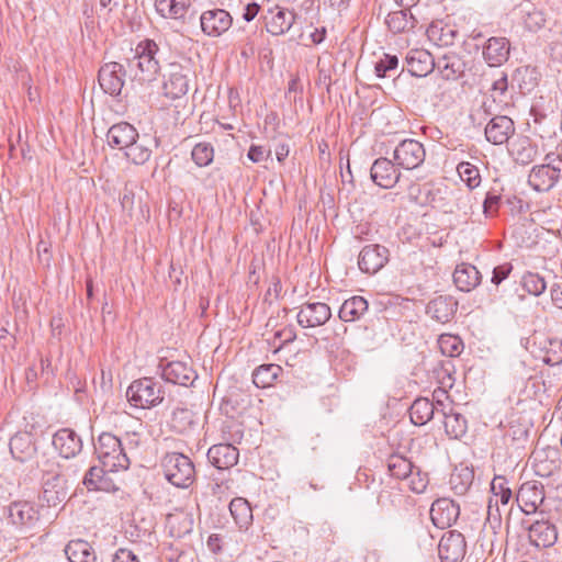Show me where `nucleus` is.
Instances as JSON below:
<instances>
[{"mask_svg":"<svg viewBox=\"0 0 562 562\" xmlns=\"http://www.w3.org/2000/svg\"><path fill=\"white\" fill-rule=\"evenodd\" d=\"M158 50V45L153 40H144L137 44L135 55L128 61V68L134 80L146 83L156 79L160 69L156 58Z\"/></svg>","mask_w":562,"mask_h":562,"instance_id":"obj_1","label":"nucleus"},{"mask_svg":"<svg viewBox=\"0 0 562 562\" xmlns=\"http://www.w3.org/2000/svg\"><path fill=\"white\" fill-rule=\"evenodd\" d=\"M94 451L99 461L110 472L126 470L130 467V458L122 440L110 432H102L99 436Z\"/></svg>","mask_w":562,"mask_h":562,"instance_id":"obj_2","label":"nucleus"},{"mask_svg":"<svg viewBox=\"0 0 562 562\" xmlns=\"http://www.w3.org/2000/svg\"><path fill=\"white\" fill-rule=\"evenodd\" d=\"M166 480L176 487L187 488L195 479V468L191 459L180 452H169L161 461Z\"/></svg>","mask_w":562,"mask_h":562,"instance_id":"obj_3","label":"nucleus"},{"mask_svg":"<svg viewBox=\"0 0 562 562\" xmlns=\"http://www.w3.org/2000/svg\"><path fill=\"white\" fill-rule=\"evenodd\" d=\"M126 397L136 408L157 406L164 400L162 385L151 378H143L127 387Z\"/></svg>","mask_w":562,"mask_h":562,"instance_id":"obj_4","label":"nucleus"},{"mask_svg":"<svg viewBox=\"0 0 562 562\" xmlns=\"http://www.w3.org/2000/svg\"><path fill=\"white\" fill-rule=\"evenodd\" d=\"M562 173V158L548 154L546 164L535 166L529 176V186L538 192L551 190L559 181Z\"/></svg>","mask_w":562,"mask_h":562,"instance_id":"obj_5","label":"nucleus"},{"mask_svg":"<svg viewBox=\"0 0 562 562\" xmlns=\"http://www.w3.org/2000/svg\"><path fill=\"white\" fill-rule=\"evenodd\" d=\"M426 158L424 145L412 138L402 140L393 151V159L397 167L414 170L423 165Z\"/></svg>","mask_w":562,"mask_h":562,"instance_id":"obj_6","label":"nucleus"},{"mask_svg":"<svg viewBox=\"0 0 562 562\" xmlns=\"http://www.w3.org/2000/svg\"><path fill=\"white\" fill-rule=\"evenodd\" d=\"M467 552L464 536L457 531L446 532L438 544V554L442 562H460Z\"/></svg>","mask_w":562,"mask_h":562,"instance_id":"obj_7","label":"nucleus"},{"mask_svg":"<svg viewBox=\"0 0 562 562\" xmlns=\"http://www.w3.org/2000/svg\"><path fill=\"white\" fill-rule=\"evenodd\" d=\"M190 69L178 64H171L162 90L165 97L176 100L189 91Z\"/></svg>","mask_w":562,"mask_h":562,"instance_id":"obj_8","label":"nucleus"},{"mask_svg":"<svg viewBox=\"0 0 562 562\" xmlns=\"http://www.w3.org/2000/svg\"><path fill=\"white\" fill-rule=\"evenodd\" d=\"M516 501L526 515L536 513L544 501L543 484L538 481L522 483L516 495Z\"/></svg>","mask_w":562,"mask_h":562,"instance_id":"obj_9","label":"nucleus"},{"mask_svg":"<svg viewBox=\"0 0 562 562\" xmlns=\"http://www.w3.org/2000/svg\"><path fill=\"white\" fill-rule=\"evenodd\" d=\"M125 70L123 65L111 61L99 70L98 81L101 89L110 95H119L124 86Z\"/></svg>","mask_w":562,"mask_h":562,"instance_id":"obj_10","label":"nucleus"},{"mask_svg":"<svg viewBox=\"0 0 562 562\" xmlns=\"http://www.w3.org/2000/svg\"><path fill=\"white\" fill-rule=\"evenodd\" d=\"M459 515V505L447 497L438 498L430 507L431 521L440 529L451 527L457 521Z\"/></svg>","mask_w":562,"mask_h":562,"instance_id":"obj_11","label":"nucleus"},{"mask_svg":"<svg viewBox=\"0 0 562 562\" xmlns=\"http://www.w3.org/2000/svg\"><path fill=\"white\" fill-rule=\"evenodd\" d=\"M389 261V249L382 245H368L359 255V268L367 273H375Z\"/></svg>","mask_w":562,"mask_h":562,"instance_id":"obj_12","label":"nucleus"},{"mask_svg":"<svg viewBox=\"0 0 562 562\" xmlns=\"http://www.w3.org/2000/svg\"><path fill=\"white\" fill-rule=\"evenodd\" d=\"M331 316L330 308L322 302L305 303L297 313V323L303 328H313L324 325Z\"/></svg>","mask_w":562,"mask_h":562,"instance_id":"obj_13","label":"nucleus"},{"mask_svg":"<svg viewBox=\"0 0 562 562\" xmlns=\"http://www.w3.org/2000/svg\"><path fill=\"white\" fill-rule=\"evenodd\" d=\"M395 161L387 158H378L370 170L371 179L375 184L384 189L393 188L400 180L401 173L396 169Z\"/></svg>","mask_w":562,"mask_h":562,"instance_id":"obj_14","label":"nucleus"},{"mask_svg":"<svg viewBox=\"0 0 562 562\" xmlns=\"http://www.w3.org/2000/svg\"><path fill=\"white\" fill-rule=\"evenodd\" d=\"M200 22L206 35L220 36L231 27L233 19L227 11L214 9L203 12Z\"/></svg>","mask_w":562,"mask_h":562,"instance_id":"obj_15","label":"nucleus"},{"mask_svg":"<svg viewBox=\"0 0 562 562\" xmlns=\"http://www.w3.org/2000/svg\"><path fill=\"white\" fill-rule=\"evenodd\" d=\"M514 133V121L507 115H496L485 126V137L494 145L506 144Z\"/></svg>","mask_w":562,"mask_h":562,"instance_id":"obj_16","label":"nucleus"},{"mask_svg":"<svg viewBox=\"0 0 562 562\" xmlns=\"http://www.w3.org/2000/svg\"><path fill=\"white\" fill-rule=\"evenodd\" d=\"M161 375L170 383L179 385H190L196 379V373L186 361H170L161 364Z\"/></svg>","mask_w":562,"mask_h":562,"instance_id":"obj_17","label":"nucleus"},{"mask_svg":"<svg viewBox=\"0 0 562 562\" xmlns=\"http://www.w3.org/2000/svg\"><path fill=\"white\" fill-rule=\"evenodd\" d=\"M439 415L443 418L445 430L450 438L458 439L467 432V419L456 411L452 402L441 403Z\"/></svg>","mask_w":562,"mask_h":562,"instance_id":"obj_18","label":"nucleus"},{"mask_svg":"<svg viewBox=\"0 0 562 562\" xmlns=\"http://www.w3.org/2000/svg\"><path fill=\"white\" fill-rule=\"evenodd\" d=\"M53 446L66 459L78 454L82 449L81 438L69 428H63L53 436Z\"/></svg>","mask_w":562,"mask_h":562,"instance_id":"obj_19","label":"nucleus"},{"mask_svg":"<svg viewBox=\"0 0 562 562\" xmlns=\"http://www.w3.org/2000/svg\"><path fill=\"white\" fill-rule=\"evenodd\" d=\"M458 308V301L451 295H440L431 300L426 307L427 314L437 322L445 324L452 319Z\"/></svg>","mask_w":562,"mask_h":562,"instance_id":"obj_20","label":"nucleus"},{"mask_svg":"<svg viewBox=\"0 0 562 562\" xmlns=\"http://www.w3.org/2000/svg\"><path fill=\"white\" fill-rule=\"evenodd\" d=\"M239 452L229 443L212 446L207 451V459L216 469L227 470L237 464Z\"/></svg>","mask_w":562,"mask_h":562,"instance_id":"obj_21","label":"nucleus"},{"mask_svg":"<svg viewBox=\"0 0 562 562\" xmlns=\"http://www.w3.org/2000/svg\"><path fill=\"white\" fill-rule=\"evenodd\" d=\"M406 64L408 71L415 77L427 76L436 66L432 55L422 48L411 49L406 55Z\"/></svg>","mask_w":562,"mask_h":562,"instance_id":"obj_22","label":"nucleus"},{"mask_svg":"<svg viewBox=\"0 0 562 562\" xmlns=\"http://www.w3.org/2000/svg\"><path fill=\"white\" fill-rule=\"evenodd\" d=\"M138 138L136 128L127 122L112 125L106 133L109 146L117 149H126L132 142Z\"/></svg>","mask_w":562,"mask_h":562,"instance_id":"obj_23","label":"nucleus"},{"mask_svg":"<svg viewBox=\"0 0 562 562\" xmlns=\"http://www.w3.org/2000/svg\"><path fill=\"white\" fill-rule=\"evenodd\" d=\"M509 41L506 37H491L483 47V57L491 67H498L509 56Z\"/></svg>","mask_w":562,"mask_h":562,"instance_id":"obj_24","label":"nucleus"},{"mask_svg":"<svg viewBox=\"0 0 562 562\" xmlns=\"http://www.w3.org/2000/svg\"><path fill=\"white\" fill-rule=\"evenodd\" d=\"M530 542L537 548H548L558 540V531L554 525L547 520H537L528 528Z\"/></svg>","mask_w":562,"mask_h":562,"instance_id":"obj_25","label":"nucleus"},{"mask_svg":"<svg viewBox=\"0 0 562 562\" xmlns=\"http://www.w3.org/2000/svg\"><path fill=\"white\" fill-rule=\"evenodd\" d=\"M37 448L30 432H18L10 440V452L15 460L27 462L34 458Z\"/></svg>","mask_w":562,"mask_h":562,"instance_id":"obj_26","label":"nucleus"},{"mask_svg":"<svg viewBox=\"0 0 562 562\" xmlns=\"http://www.w3.org/2000/svg\"><path fill=\"white\" fill-rule=\"evenodd\" d=\"M157 139L149 136L143 135L138 136L137 139L132 142V144L125 149V156L135 165H143L149 160L153 147H157Z\"/></svg>","mask_w":562,"mask_h":562,"instance_id":"obj_27","label":"nucleus"},{"mask_svg":"<svg viewBox=\"0 0 562 562\" xmlns=\"http://www.w3.org/2000/svg\"><path fill=\"white\" fill-rule=\"evenodd\" d=\"M193 516L182 509H176L173 513L167 515L166 528L173 538H182L191 533L193 529Z\"/></svg>","mask_w":562,"mask_h":562,"instance_id":"obj_28","label":"nucleus"},{"mask_svg":"<svg viewBox=\"0 0 562 562\" xmlns=\"http://www.w3.org/2000/svg\"><path fill=\"white\" fill-rule=\"evenodd\" d=\"M4 513L9 522L15 526H27L37 520V512L27 502H13Z\"/></svg>","mask_w":562,"mask_h":562,"instance_id":"obj_29","label":"nucleus"},{"mask_svg":"<svg viewBox=\"0 0 562 562\" xmlns=\"http://www.w3.org/2000/svg\"><path fill=\"white\" fill-rule=\"evenodd\" d=\"M270 13L272 16L267 22V31L273 36L286 33L295 22L296 14L291 10L276 7Z\"/></svg>","mask_w":562,"mask_h":562,"instance_id":"obj_30","label":"nucleus"},{"mask_svg":"<svg viewBox=\"0 0 562 562\" xmlns=\"http://www.w3.org/2000/svg\"><path fill=\"white\" fill-rule=\"evenodd\" d=\"M453 282L460 291L470 292L481 283V274L474 266L461 263L454 269Z\"/></svg>","mask_w":562,"mask_h":562,"instance_id":"obj_31","label":"nucleus"},{"mask_svg":"<svg viewBox=\"0 0 562 562\" xmlns=\"http://www.w3.org/2000/svg\"><path fill=\"white\" fill-rule=\"evenodd\" d=\"M439 413L440 408L426 397L415 400L409 408L411 420L417 426L427 424L435 415H439Z\"/></svg>","mask_w":562,"mask_h":562,"instance_id":"obj_32","label":"nucleus"},{"mask_svg":"<svg viewBox=\"0 0 562 562\" xmlns=\"http://www.w3.org/2000/svg\"><path fill=\"white\" fill-rule=\"evenodd\" d=\"M435 67L445 79L453 80L464 72L465 64L458 54L449 52L438 58Z\"/></svg>","mask_w":562,"mask_h":562,"instance_id":"obj_33","label":"nucleus"},{"mask_svg":"<svg viewBox=\"0 0 562 562\" xmlns=\"http://www.w3.org/2000/svg\"><path fill=\"white\" fill-rule=\"evenodd\" d=\"M69 562H95L97 555L90 543L82 539L70 540L65 547Z\"/></svg>","mask_w":562,"mask_h":562,"instance_id":"obj_34","label":"nucleus"},{"mask_svg":"<svg viewBox=\"0 0 562 562\" xmlns=\"http://www.w3.org/2000/svg\"><path fill=\"white\" fill-rule=\"evenodd\" d=\"M510 155L514 160L520 165H529L538 156L537 146L530 140V138L522 136L517 138L510 149Z\"/></svg>","mask_w":562,"mask_h":562,"instance_id":"obj_35","label":"nucleus"},{"mask_svg":"<svg viewBox=\"0 0 562 562\" xmlns=\"http://www.w3.org/2000/svg\"><path fill=\"white\" fill-rule=\"evenodd\" d=\"M368 301L359 295L346 300L339 310V318L342 322H355L359 319L367 311Z\"/></svg>","mask_w":562,"mask_h":562,"instance_id":"obj_36","label":"nucleus"},{"mask_svg":"<svg viewBox=\"0 0 562 562\" xmlns=\"http://www.w3.org/2000/svg\"><path fill=\"white\" fill-rule=\"evenodd\" d=\"M67 497V492L64 487V479L59 474H55L52 481L47 479L44 482L43 499L48 503L49 506H57Z\"/></svg>","mask_w":562,"mask_h":562,"instance_id":"obj_37","label":"nucleus"},{"mask_svg":"<svg viewBox=\"0 0 562 562\" xmlns=\"http://www.w3.org/2000/svg\"><path fill=\"white\" fill-rule=\"evenodd\" d=\"M385 23L393 33L406 32L415 26L416 20L407 9L390 12Z\"/></svg>","mask_w":562,"mask_h":562,"instance_id":"obj_38","label":"nucleus"},{"mask_svg":"<svg viewBox=\"0 0 562 562\" xmlns=\"http://www.w3.org/2000/svg\"><path fill=\"white\" fill-rule=\"evenodd\" d=\"M190 0H155L156 11L168 19H181L184 16Z\"/></svg>","mask_w":562,"mask_h":562,"instance_id":"obj_39","label":"nucleus"},{"mask_svg":"<svg viewBox=\"0 0 562 562\" xmlns=\"http://www.w3.org/2000/svg\"><path fill=\"white\" fill-rule=\"evenodd\" d=\"M279 364L268 363L258 367L252 373V382L257 387H269L277 378L282 373Z\"/></svg>","mask_w":562,"mask_h":562,"instance_id":"obj_40","label":"nucleus"},{"mask_svg":"<svg viewBox=\"0 0 562 562\" xmlns=\"http://www.w3.org/2000/svg\"><path fill=\"white\" fill-rule=\"evenodd\" d=\"M229 512L239 528H247L252 521V510L245 498L236 497L232 499Z\"/></svg>","mask_w":562,"mask_h":562,"instance_id":"obj_41","label":"nucleus"},{"mask_svg":"<svg viewBox=\"0 0 562 562\" xmlns=\"http://www.w3.org/2000/svg\"><path fill=\"white\" fill-rule=\"evenodd\" d=\"M414 468L413 463L403 456L393 454L387 460L389 472L396 479H408L413 475Z\"/></svg>","mask_w":562,"mask_h":562,"instance_id":"obj_42","label":"nucleus"},{"mask_svg":"<svg viewBox=\"0 0 562 562\" xmlns=\"http://www.w3.org/2000/svg\"><path fill=\"white\" fill-rule=\"evenodd\" d=\"M439 190L435 191L431 183H424L422 186H411L408 190L409 198L419 205H429L436 201V195Z\"/></svg>","mask_w":562,"mask_h":562,"instance_id":"obj_43","label":"nucleus"},{"mask_svg":"<svg viewBox=\"0 0 562 562\" xmlns=\"http://www.w3.org/2000/svg\"><path fill=\"white\" fill-rule=\"evenodd\" d=\"M473 479V471L462 468L451 474L450 484L456 494L463 495L472 485Z\"/></svg>","mask_w":562,"mask_h":562,"instance_id":"obj_44","label":"nucleus"},{"mask_svg":"<svg viewBox=\"0 0 562 562\" xmlns=\"http://www.w3.org/2000/svg\"><path fill=\"white\" fill-rule=\"evenodd\" d=\"M458 175L470 190L477 188L481 183L480 170L476 166L462 161L457 166Z\"/></svg>","mask_w":562,"mask_h":562,"instance_id":"obj_45","label":"nucleus"},{"mask_svg":"<svg viewBox=\"0 0 562 562\" xmlns=\"http://www.w3.org/2000/svg\"><path fill=\"white\" fill-rule=\"evenodd\" d=\"M521 285L529 294L535 296L541 295L547 289L544 279L535 272H526L522 276Z\"/></svg>","mask_w":562,"mask_h":562,"instance_id":"obj_46","label":"nucleus"},{"mask_svg":"<svg viewBox=\"0 0 562 562\" xmlns=\"http://www.w3.org/2000/svg\"><path fill=\"white\" fill-rule=\"evenodd\" d=\"M456 31L447 27L446 30L438 25H430L427 30V36L430 41H434L439 46H448L453 44Z\"/></svg>","mask_w":562,"mask_h":562,"instance_id":"obj_47","label":"nucleus"},{"mask_svg":"<svg viewBox=\"0 0 562 562\" xmlns=\"http://www.w3.org/2000/svg\"><path fill=\"white\" fill-rule=\"evenodd\" d=\"M438 345L441 352L448 357H456L460 355L463 349V344L458 336L445 334L438 339Z\"/></svg>","mask_w":562,"mask_h":562,"instance_id":"obj_48","label":"nucleus"},{"mask_svg":"<svg viewBox=\"0 0 562 562\" xmlns=\"http://www.w3.org/2000/svg\"><path fill=\"white\" fill-rule=\"evenodd\" d=\"M191 156L199 167H204L212 162L214 150L210 144L199 143L193 147Z\"/></svg>","mask_w":562,"mask_h":562,"instance_id":"obj_49","label":"nucleus"},{"mask_svg":"<svg viewBox=\"0 0 562 562\" xmlns=\"http://www.w3.org/2000/svg\"><path fill=\"white\" fill-rule=\"evenodd\" d=\"M491 491L496 498V503L501 502L503 505H506L512 498V491L507 486V481L504 476H495L493 479Z\"/></svg>","mask_w":562,"mask_h":562,"instance_id":"obj_50","label":"nucleus"},{"mask_svg":"<svg viewBox=\"0 0 562 562\" xmlns=\"http://www.w3.org/2000/svg\"><path fill=\"white\" fill-rule=\"evenodd\" d=\"M398 65V59L393 55H384V58L375 64L374 70L378 77L384 78L389 72L395 71Z\"/></svg>","mask_w":562,"mask_h":562,"instance_id":"obj_51","label":"nucleus"},{"mask_svg":"<svg viewBox=\"0 0 562 562\" xmlns=\"http://www.w3.org/2000/svg\"><path fill=\"white\" fill-rule=\"evenodd\" d=\"M454 202L458 211L468 214L472 209V199L473 196L469 191L458 190L453 193Z\"/></svg>","mask_w":562,"mask_h":562,"instance_id":"obj_52","label":"nucleus"},{"mask_svg":"<svg viewBox=\"0 0 562 562\" xmlns=\"http://www.w3.org/2000/svg\"><path fill=\"white\" fill-rule=\"evenodd\" d=\"M551 349L544 357V362L550 366H555L562 362V341L554 340L550 341Z\"/></svg>","mask_w":562,"mask_h":562,"instance_id":"obj_53","label":"nucleus"},{"mask_svg":"<svg viewBox=\"0 0 562 562\" xmlns=\"http://www.w3.org/2000/svg\"><path fill=\"white\" fill-rule=\"evenodd\" d=\"M501 203V195L488 192L485 196V200L483 202V212L486 217L493 216Z\"/></svg>","mask_w":562,"mask_h":562,"instance_id":"obj_54","label":"nucleus"},{"mask_svg":"<svg viewBox=\"0 0 562 562\" xmlns=\"http://www.w3.org/2000/svg\"><path fill=\"white\" fill-rule=\"evenodd\" d=\"M546 19L543 14L533 10L532 12H528L527 18L525 19V25L529 31H537L544 25Z\"/></svg>","mask_w":562,"mask_h":562,"instance_id":"obj_55","label":"nucleus"},{"mask_svg":"<svg viewBox=\"0 0 562 562\" xmlns=\"http://www.w3.org/2000/svg\"><path fill=\"white\" fill-rule=\"evenodd\" d=\"M510 375L520 381H525L530 378V370L527 368L524 361L515 360L510 363Z\"/></svg>","mask_w":562,"mask_h":562,"instance_id":"obj_56","label":"nucleus"},{"mask_svg":"<svg viewBox=\"0 0 562 562\" xmlns=\"http://www.w3.org/2000/svg\"><path fill=\"white\" fill-rule=\"evenodd\" d=\"M409 479V487L415 493H423L428 484L427 474H422L419 470H417L416 475L413 473Z\"/></svg>","mask_w":562,"mask_h":562,"instance_id":"obj_57","label":"nucleus"},{"mask_svg":"<svg viewBox=\"0 0 562 562\" xmlns=\"http://www.w3.org/2000/svg\"><path fill=\"white\" fill-rule=\"evenodd\" d=\"M104 472L109 471L103 465L102 468L91 467L83 479V484L86 485V487L89 491H92V487L94 486V484H97L95 480L100 479Z\"/></svg>","mask_w":562,"mask_h":562,"instance_id":"obj_58","label":"nucleus"},{"mask_svg":"<svg viewBox=\"0 0 562 562\" xmlns=\"http://www.w3.org/2000/svg\"><path fill=\"white\" fill-rule=\"evenodd\" d=\"M513 266L508 262L499 265L493 269L492 283L495 285L501 284L512 272Z\"/></svg>","mask_w":562,"mask_h":562,"instance_id":"obj_59","label":"nucleus"},{"mask_svg":"<svg viewBox=\"0 0 562 562\" xmlns=\"http://www.w3.org/2000/svg\"><path fill=\"white\" fill-rule=\"evenodd\" d=\"M122 442L127 453L136 451L142 442L140 434L138 431L126 432Z\"/></svg>","mask_w":562,"mask_h":562,"instance_id":"obj_60","label":"nucleus"},{"mask_svg":"<svg viewBox=\"0 0 562 562\" xmlns=\"http://www.w3.org/2000/svg\"><path fill=\"white\" fill-rule=\"evenodd\" d=\"M270 155V150H266L262 146L251 145L248 150V158L252 162H261Z\"/></svg>","mask_w":562,"mask_h":562,"instance_id":"obj_61","label":"nucleus"},{"mask_svg":"<svg viewBox=\"0 0 562 562\" xmlns=\"http://www.w3.org/2000/svg\"><path fill=\"white\" fill-rule=\"evenodd\" d=\"M112 562H140L138 557L131 550L122 548L119 549Z\"/></svg>","mask_w":562,"mask_h":562,"instance_id":"obj_62","label":"nucleus"},{"mask_svg":"<svg viewBox=\"0 0 562 562\" xmlns=\"http://www.w3.org/2000/svg\"><path fill=\"white\" fill-rule=\"evenodd\" d=\"M108 472H104L102 476L97 481V484L92 487V491H104L110 492L116 490L113 481L106 475Z\"/></svg>","mask_w":562,"mask_h":562,"instance_id":"obj_63","label":"nucleus"},{"mask_svg":"<svg viewBox=\"0 0 562 562\" xmlns=\"http://www.w3.org/2000/svg\"><path fill=\"white\" fill-rule=\"evenodd\" d=\"M120 203L123 210H132L134 205V191L125 186L123 192L120 194Z\"/></svg>","mask_w":562,"mask_h":562,"instance_id":"obj_64","label":"nucleus"}]
</instances>
